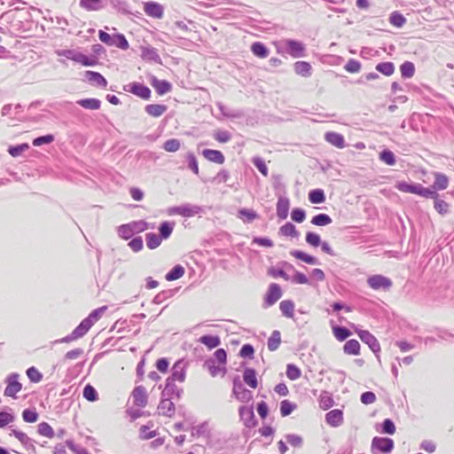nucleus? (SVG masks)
<instances>
[{
    "mask_svg": "<svg viewBox=\"0 0 454 454\" xmlns=\"http://www.w3.org/2000/svg\"><path fill=\"white\" fill-rule=\"evenodd\" d=\"M105 308L95 310L90 314L88 317L83 319L81 324L72 332L70 340H76L82 337L98 319L99 314L104 311Z\"/></svg>",
    "mask_w": 454,
    "mask_h": 454,
    "instance_id": "obj_1",
    "label": "nucleus"
},
{
    "mask_svg": "<svg viewBox=\"0 0 454 454\" xmlns=\"http://www.w3.org/2000/svg\"><path fill=\"white\" fill-rule=\"evenodd\" d=\"M355 331L361 340L367 344L371 350L378 356V354L380 351V345L377 339L369 331L357 328H356Z\"/></svg>",
    "mask_w": 454,
    "mask_h": 454,
    "instance_id": "obj_2",
    "label": "nucleus"
},
{
    "mask_svg": "<svg viewBox=\"0 0 454 454\" xmlns=\"http://www.w3.org/2000/svg\"><path fill=\"white\" fill-rule=\"evenodd\" d=\"M367 284L373 290H388L392 286L390 278L382 275H373L368 278Z\"/></svg>",
    "mask_w": 454,
    "mask_h": 454,
    "instance_id": "obj_3",
    "label": "nucleus"
},
{
    "mask_svg": "<svg viewBox=\"0 0 454 454\" xmlns=\"http://www.w3.org/2000/svg\"><path fill=\"white\" fill-rule=\"evenodd\" d=\"M186 376V363L184 360L176 362L171 369V375L167 379L171 381L184 382Z\"/></svg>",
    "mask_w": 454,
    "mask_h": 454,
    "instance_id": "obj_4",
    "label": "nucleus"
},
{
    "mask_svg": "<svg viewBox=\"0 0 454 454\" xmlns=\"http://www.w3.org/2000/svg\"><path fill=\"white\" fill-rule=\"evenodd\" d=\"M394 448V442L390 438H385V437H374L372 442V450L374 451L375 450L388 453L390 452Z\"/></svg>",
    "mask_w": 454,
    "mask_h": 454,
    "instance_id": "obj_5",
    "label": "nucleus"
},
{
    "mask_svg": "<svg viewBox=\"0 0 454 454\" xmlns=\"http://www.w3.org/2000/svg\"><path fill=\"white\" fill-rule=\"evenodd\" d=\"M232 392L236 398L243 403H247L252 398L251 391L246 389L238 379L233 381Z\"/></svg>",
    "mask_w": 454,
    "mask_h": 454,
    "instance_id": "obj_6",
    "label": "nucleus"
},
{
    "mask_svg": "<svg viewBox=\"0 0 454 454\" xmlns=\"http://www.w3.org/2000/svg\"><path fill=\"white\" fill-rule=\"evenodd\" d=\"M17 374H12L7 379V386L4 389V395L10 397H15L16 394L19 393L22 386L18 380Z\"/></svg>",
    "mask_w": 454,
    "mask_h": 454,
    "instance_id": "obj_7",
    "label": "nucleus"
},
{
    "mask_svg": "<svg viewBox=\"0 0 454 454\" xmlns=\"http://www.w3.org/2000/svg\"><path fill=\"white\" fill-rule=\"evenodd\" d=\"M83 76L85 81L92 86L105 89L107 85L106 80L99 73L85 71Z\"/></svg>",
    "mask_w": 454,
    "mask_h": 454,
    "instance_id": "obj_8",
    "label": "nucleus"
},
{
    "mask_svg": "<svg viewBox=\"0 0 454 454\" xmlns=\"http://www.w3.org/2000/svg\"><path fill=\"white\" fill-rule=\"evenodd\" d=\"M128 87H129L128 91L139 97L142 99L147 100L151 98V94H152L151 90L142 83L132 82V83L129 84Z\"/></svg>",
    "mask_w": 454,
    "mask_h": 454,
    "instance_id": "obj_9",
    "label": "nucleus"
},
{
    "mask_svg": "<svg viewBox=\"0 0 454 454\" xmlns=\"http://www.w3.org/2000/svg\"><path fill=\"white\" fill-rule=\"evenodd\" d=\"M240 419L247 427H254L256 425L254 413L252 407L241 406L239 410Z\"/></svg>",
    "mask_w": 454,
    "mask_h": 454,
    "instance_id": "obj_10",
    "label": "nucleus"
},
{
    "mask_svg": "<svg viewBox=\"0 0 454 454\" xmlns=\"http://www.w3.org/2000/svg\"><path fill=\"white\" fill-rule=\"evenodd\" d=\"M150 83L160 96L165 95L172 90V85L169 82L159 80L156 76L150 78Z\"/></svg>",
    "mask_w": 454,
    "mask_h": 454,
    "instance_id": "obj_11",
    "label": "nucleus"
},
{
    "mask_svg": "<svg viewBox=\"0 0 454 454\" xmlns=\"http://www.w3.org/2000/svg\"><path fill=\"white\" fill-rule=\"evenodd\" d=\"M133 403L136 406L144 408L147 404V393L143 386L136 387L132 392Z\"/></svg>",
    "mask_w": 454,
    "mask_h": 454,
    "instance_id": "obj_12",
    "label": "nucleus"
},
{
    "mask_svg": "<svg viewBox=\"0 0 454 454\" xmlns=\"http://www.w3.org/2000/svg\"><path fill=\"white\" fill-rule=\"evenodd\" d=\"M144 12L149 17L161 19L163 17V7L155 2H147L144 4Z\"/></svg>",
    "mask_w": 454,
    "mask_h": 454,
    "instance_id": "obj_13",
    "label": "nucleus"
},
{
    "mask_svg": "<svg viewBox=\"0 0 454 454\" xmlns=\"http://www.w3.org/2000/svg\"><path fill=\"white\" fill-rule=\"evenodd\" d=\"M282 295L281 288L278 284H271L269 287L265 301L269 306L277 302Z\"/></svg>",
    "mask_w": 454,
    "mask_h": 454,
    "instance_id": "obj_14",
    "label": "nucleus"
},
{
    "mask_svg": "<svg viewBox=\"0 0 454 454\" xmlns=\"http://www.w3.org/2000/svg\"><path fill=\"white\" fill-rule=\"evenodd\" d=\"M290 202L286 197H279L277 202V215L279 219L284 220L288 215Z\"/></svg>",
    "mask_w": 454,
    "mask_h": 454,
    "instance_id": "obj_15",
    "label": "nucleus"
},
{
    "mask_svg": "<svg viewBox=\"0 0 454 454\" xmlns=\"http://www.w3.org/2000/svg\"><path fill=\"white\" fill-rule=\"evenodd\" d=\"M286 44L287 46L289 54L294 58L303 56L305 48L301 43L294 40H287Z\"/></svg>",
    "mask_w": 454,
    "mask_h": 454,
    "instance_id": "obj_16",
    "label": "nucleus"
},
{
    "mask_svg": "<svg viewBox=\"0 0 454 454\" xmlns=\"http://www.w3.org/2000/svg\"><path fill=\"white\" fill-rule=\"evenodd\" d=\"M168 110V106L166 105L161 104H150L145 106V113L152 117L158 118L164 114Z\"/></svg>",
    "mask_w": 454,
    "mask_h": 454,
    "instance_id": "obj_17",
    "label": "nucleus"
},
{
    "mask_svg": "<svg viewBox=\"0 0 454 454\" xmlns=\"http://www.w3.org/2000/svg\"><path fill=\"white\" fill-rule=\"evenodd\" d=\"M325 420L332 427L340 426L343 421L342 411L338 409L330 411L325 415Z\"/></svg>",
    "mask_w": 454,
    "mask_h": 454,
    "instance_id": "obj_18",
    "label": "nucleus"
},
{
    "mask_svg": "<svg viewBox=\"0 0 454 454\" xmlns=\"http://www.w3.org/2000/svg\"><path fill=\"white\" fill-rule=\"evenodd\" d=\"M158 409L160 413L166 417H171L175 413V405L170 398L168 397L160 401Z\"/></svg>",
    "mask_w": 454,
    "mask_h": 454,
    "instance_id": "obj_19",
    "label": "nucleus"
},
{
    "mask_svg": "<svg viewBox=\"0 0 454 454\" xmlns=\"http://www.w3.org/2000/svg\"><path fill=\"white\" fill-rule=\"evenodd\" d=\"M434 182L433 184V188L437 191H442L447 189L449 185V178L446 175L440 173V172H434Z\"/></svg>",
    "mask_w": 454,
    "mask_h": 454,
    "instance_id": "obj_20",
    "label": "nucleus"
},
{
    "mask_svg": "<svg viewBox=\"0 0 454 454\" xmlns=\"http://www.w3.org/2000/svg\"><path fill=\"white\" fill-rule=\"evenodd\" d=\"M202 155L209 161L223 164L224 162L223 154L217 150L205 149L202 151Z\"/></svg>",
    "mask_w": 454,
    "mask_h": 454,
    "instance_id": "obj_21",
    "label": "nucleus"
},
{
    "mask_svg": "<svg viewBox=\"0 0 454 454\" xmlns=\"http://www.w3.org/2000/svg\"><path fill=\"white\" fill-rule=\"evenodd\" d=\"M175 382L176 381L167 380L166 386L162 391V395L164 397L172 398L174 395L180 397L182 390L176 386Z\"/></svg>",
    "mask_w": 454,
    "mask_h": 454,
    "instance_id": "obj_22",
    "label": "nucleus"
},
{
    "mask_svg": "<svg viewBox=\"0 0 454 454\" xmlns=\"http://www.w3.org/2000/svg\"><path fill=\"white\" fill-rule=\"evenodd\" d=\"M202 208L197 205L184 204L181 205V215L184 217H192L201 213Z\"/></svg>",
    "mask_w": 454,
    "mask_h": 454,
    "instance_id": "obj_23",
    "label": "nucleus"
},
{
    "mask_svg": "<svg viewBox=\"0 0 454 454\" xmlns=\"http://www.w3.org/2000/svg\"><path fill=\"white\" fill-rule=\"evenodd\" d=\"M294 71L299 75L308 77L311 74V66L306 61H297L294 64Z\"/></svg>",
    "mask_w": 454,
    "mask_h": 454,
    "instance_id": "obj_24",
    "label": "nucleus"
},
{
    "mask_svg": "<svg viewBox=\"0 0 454 454\" xmlns=\"http://www.w3.org/2000/svg\"><path fill=\"white\" fill-rule=\"evenodd\" d=\"M74 62L84 67H93L98 64V59L95 56H87L82 52H78Z\"/></svg>",
    "mask_w": 454,
    "mask_h": 454,
    "instance_id": "obj_25",
    "label": "nucleus"
},
{
    "mask_svg": "<svg viewBox=\"0 0 454 454\" xmlns=\"http://www.w3.org/2000/svg\"><path fill=\"white\" fill-rule=\"evenodd\" d=\"M291 255H293L294 257H295L296 259H299L308 264H312V265H315V264H317L318 263V261L316 257L312 256V255H309L302 251H300V250H293L291 251Z\"/></svg>",
    "mask_w": 454,
    "mask_h": 454,
    "instance_id": "obj_26",
    "label": "nucleus"
},
{
    "mask_svg": "<svg viewBox=\"0 0 454 454\" xmlns=\"http://www.w3.org/2000/svg\"><path fill=\"white\" fill-rule=\"evenodd\" d=\"M243 379L246 384H247L252 388L257 387V379L255 371L252 368H247L244 371Z\"/></svg>",
    "mask_w": 454,
    "mask_h": 454,
    "instance_id": "obj_27",
    "label": "nucleus"
},
{
    "mask_svg": "<svg viewBox=\"0 0 454 454\" xmlns=\"http://www.w3.org/2000/svg\"><path fill=\"white\" fill-rule=\"evenodd\" d=\"M251 51L258 58L265 59L269 55V50L261 42H255L251 45Z\"/></svg>",
    "mask_w": 454,
    "mask_h": 454,
    "instance_id": "obj_28",
    "label": "nucleus"
},
{
    "mask_svg": "<svg viewBox=\"0 0 454 454\" xmlns=\"http://www.w3.org/2000/svg\"><path fill=\"white\" fill-rule=\"evenodd\" d=\"M281 343V335L280 332L278 330H275L272 332L271 335L268 339V348L270 351H275L278 348L279 345Z\"/></svg>",
    "mask_w": 454,
    "mask_h": 454,
    "instance_id": "obj_29",
    "label": "nucleus"
},
{
    "mask_svg": "<svg viewBox=\"0 0 454 454\" xmlns=\"http://www.w3.org/2000/svg\"><path fill=\"white\" fill-rule=\"evenodd\" d=\"M344 353L357 356L360 352V344L356 340H348L343 347Z\"/></svg>",
    "mask_w": 454,
    "mask_h": 454,
    "instance_id": "obj_30",
    "label": "nucleus"
},
{
    "mask_svg": "<svg viewBox=\"0 0 454 454\" xmlns=\"http://www.w3.org/2000/svg\"><path fill=\"white\" fill-rule=\"evenodd\" d=\"M146 246L150 249H155L160 246L162 239L160 235L153 232H149L145 235Z\"/></svg>",
    "mask_w": 454,
    "mask_h": 454,
    "instance_id": "obj_31",
    "label": "nucleus"
},
{
    "mask_svg": "<svg viewBox=\"0 0 454 454\" xmlns=\"http://www.w3.org/2000/svg\"><path fill=\"white\" fill-rule=\"evenodd\" d=\"M37 432L40 435L52 439L55 436V433L51 426L47 422H41L37 426Z\"/></svg>",
    "mask_w": 454,
    "mask_h": 454,
    "instance_id": "obj_32",
    "label": "nucleus"
},
{
    "mask_svg": "<svg viewBox=\"0 0 454 454\" xmlns=\"http://www.w3.org/2000/svg\"><path fill=\"white\" fill-rule=\"evenodd\" d=\"M279 233L286 237L297 238L299 232L292 223H286L279 229Z\"/></svg>",
    "mask_w": 454,
    "mask_h": 454,
    "instance_id": "obj_33",
    "label": "nucleus"
},
{
    "mask_svg": "<svg viewBox=\"0 0 454 454\" xmlns=\"http://www.w3.org/2000/svg\"><path fill=\"white\" fill-rule=\"evenodd\" d=\"M309 200L313 204H320L325 202V195L323 190L315 189L309 192Z\"/></svg>",
    "mask_w": 454,
    "mask_h": 454,
    "instance_id": "obj_34",
    "label": "nucleus"
},
{
    "mask_svg": "<svg viewBox=\"0 0 454 454\" xmlns=\"http://www.w3.org/2000/svg\"><path fill=\"white\" fill-rule=\"evenodd\" d=\"M184 268L182 265H176L166 275V279L168 281H174L184 275Z\"/></svg>",
    "mask_w": 454,
    "mask_h": 454,
    "instance_id": "obj_35",
    "label": "nucleus"
},
{
    "mask_svg": "<svg viewBox=\"0 0 454 454\" xmlns=\"http://www.w3.org/2000/svg\"><path fill=\"white\" fill-rule=\"evenodd\" d=\"M175 223L170 222H163L160 225V237L162 239H167L170 237L173 230H174Z\"/></svg>",
    "mask_w": 454,
    "mask_h": 454,
    "instance_id": "obj_36",
    "label": "nucleus"
},
{
    "mask_svg": "<svg viewBox=\"0 0 454 454\" xmlns=\"http://www.w3.org/2000/svg\"><path fill=\"white\" fill-rule=\"evenodd\" d=\"M199 341L209 348H215L220 345V339L218 336L203 335L200 338Z\"/></svg>",
    "mask_w": 454,
    "mask_h": 454,
    "instance_id": "obj_37",
    "label": "nucleus"
},
{
    "mask_svg": "<svg viewBox=\"0 0 454 454\" xmlns=\"http://www.w3.org/2000/svg\"><path fill=\"white\" fill-rule=\"evenodd\" d=\"M77 104L83 108L97 110L100 107V101L97 98H84L77 101Z\"/></svg>",
    "mask_w": 454,
    "mask_h": 454,
    "instance_id": "obj_38",
    "label": "nucleus"
},
{
    "mask_svg": "<svg viewBox=\"0 0 454 454\" xmlns=\"http://www.w3.org/2000/svg\"><path fill=\"white\" fill-rule=\"evenodd\" d=\"M279 309L284 316L287 317H294V304L292 301H282L279 304Z\"/></svg>",
    "mask_w": 454,
    "mask_h": 454,
    "instance_id": "obj_39",
    "label": "nucleus"
},
{
    "mask_svg": "<svg viewBox=\"0 0 454 454\" xmlns=\"http://www.w3.org/2000/svg\"><path fill=\"white\" fill-rule=\"evenodd\" d=\"M206 365L213 377H215L218 374H222L223 376L226 372L225 368L223 366L216 365L214 360L207 361Z\"/></svg>",
    "mask_w": 454,
    "mask_h": 454,
    "instance_id": "obj_40",
    "label": "nucleus"
},
{
    "mask_svg": "<svg viewBox=\"0 0 454 454\" xmlns=\"http://www.w3.org/2000/svg\"><path fill=\"white\" fill-rule=\"evenodd\" d=\"M376 70L384 75L390 76L395 72V66L392 62H381L376 66Z\"/></svg>",
    "mask_w": 454,
    "mask_h": 454,
    "instance_id": "obj_41",
    "label": "nucleus"
},
{
    "mask_svg": "<svg viewBox=\"0 0 454 454\" xmlns=\"http://www.w3.org/2000/svg\"><path fill=\"white\" fill-rule=\"evenodd\" d=\"M127 224L134 234L140 233L148 229V223L144 220L133 221Z\"/></svg>",
    "mask_w": 454,
    "mask_h": 454,
    "instance_id": "obj_42",
    "label": "nucleus"
},
{
    "mask_svg": "<svg viewBox=\"0 0 454 454\" xmlns=\"http://www.w3.org/2000/svg\"><path fill=\"white\" fill-rule=\"evenodd\" d=\"M400 71H401L403 77L411 78L415 74V67H414L413 63H411L410 61H405L400 67Z\"/></svg>",
    "mask_w": 454,
    "mask_h": 454,
    "instance_id": "obj_43",
    "label": "nucleus"
},
{
    "mask_svg": "<svg viewBox=\"0 0 454 454\" xmlns=\"http://www.w3.org/2000/svg\"><path fill=\"white\" fill-rule=\"evenodd\" d=\"M296 404L291 403L289 400H284L280 403V414L282 417L290 415L295 409Z\"/></svg>",
    "mask_w": 454,
    "mask_h": 454,
    "instance_id": "obj_44",
    "label": "nucleus"
},
{
    "mask_svg": "<svg viewBox=\"0 0 454 454\" xmlns=\"http://www.w3.org/2000/svg\"><path fill=\"white\" fill-rule=\"evenodd\" d=\"M332 223V218L326 214H319L315 215L311 223L317 226H325Z\"/></svg>",
    "mask_w": 454,
    "mask_h": 454,
    "instance_id": "obj_45",
    "label": "nucleus"
},
{
    "mask_svg": "<svg viewBox=\"0 0 454 454\" xmlns=\"http://www.w3.org/2000/svg\"><path fill=\"white\" fill-rule=\"evenodd\" d=\"M389 22L391 25H393L396 27H401L404 25V23L406 22V20L401 13H399L397 12H394L391 13V15L389 17Z\"/></svg>",
    "mask_w": 454,
    "mask_h": 454,
    "instance_id": "obj_46",
    "label": "nucleus"
},
{
    "mask_svg": "<svg viewBox=\"0 0 454 454\" xmlns=\"http://www.w3.org/2000/svg\"><path fill=\"white\" fill-rule=\"evenodd\" d=\"M186 161H187V167L195 174V175H199L200 173V170H199V165H198V160L195 157V155L192 153H189L187 155H186Z\"/></svg>",
    "mask_w": 454,
    "mask_h": 454,
    "instance_id": "obj_47",
    "label": "nucleus"
},
{
    "mask_svg": "<svg viewBox=\"0 0 454 454\" xmlns=\"http://www.w3.org/2000/svg\"><path fill=\"white\" fill-rule=\"evenodd\" d=\"M333 333L337 340L342 341L346 340L350 334V331L342 326H334Z\"/></svg>",
    "mask_w": 454,
    "mask_h": 454,
    "instance_id": "obj_48",
    "label": "nucleus"
},
{
    "mask_svg": "<svg viewBox=\"0 0 454 454\" xmlns=\"http://www.w3.org/2000/svg\"><path fill=\"white\" fill-rule=\"evenodd\" d=\"M192 435L194 437L208 435V427L207 423L200 424L192 428Z\"/></svg>",
    "mask_w": 454,
    "mask_h": 454,
    "instance_id": "obj_49",
    "label": "nucleus"
},
{
    "mask_svg": "<svg viewBox=\"0 0 454 454\" xmlns=\"http://www.w3.org/2000/svg\"><path fill=\"white\" fill-rule=\"evenodd\" d=\"M301 375V370L294 364H288L286 367V376L291 380L299 379Z\"/></svg>",
    "mask_w": 454,
    "mask_h": 454,
    "instance_id": "obj_50",
    "label": "nucleus"
},
{
    "mask_svg": "<svg viewBox=\"0 0 454 454\" xmlns=\"http://www.w3.org/2000/svg\"><path fill=\"white\" fill-rule=\"evenodd\" d=\"M434 207L435 210L441 215H445L449 212V204L443 200L439 199L438 197L434 199Z\"/></svg>",
    "mask_w": 454,
    "mask_h": 454,
    "instance_id": "obj_51",
    "label": "nucleus"
},
{
    "mask_svg": "<svg viewBox=\"0 0 454 454\" xmlns=\"http://www.w3.org/2000/svg\"><path fill=\"white\" fill-rule=\"evenodd\" d=\"M421 197L427 198V199H436V197H439V194L435 192V190L432 187L426 188L421 184V187L419 189V194Z\"/></svg>",
    "mask_w": 454,
    "mask_h": 454,
    "instance_id": "obj_52",
    "label": "nucleus"
},
{
    "mask_svg": "<svg viewBox=\"0 0 454 454\" xmlns=\"http://www.w3.org/2000/svg\"><path fill=\"white\" fill-rule=\"evenodd\" d=\"M83 396L90 402H94L98 399L96 389L91 385H86L83 388Z\"/></svg>",
    "mask_w": 454,
    "mask_h": 454,
    "instance_id": "obj_53",
    "label": "nucleus"
},
{
    "mask_svg": "<svg viewBox=\"0 0 454 454\" xmlns=\"http://www.w3.org/2000/svg\"><path fill=\"white\" fill-rule=\"evenodd\" d=\"M101 0H80V6L87 11L98 10Z\"/></svg>",
    "mask_w": 454,
    "mask_h": 454,
    "instance_id": "obj_54",
    "label": "nucleus"
},
{
    "mask_svg": "<svg viewBox=\"0 0 454 454\" xmlns=\"http://www.w3.org/2000/svg\"><path fill=\"white\" fill-rule=\"evenodd\" d=\"M28 379L33 382H40L43 379V374L34 366L30 367L27 371Z\"/></svg>",
    "mask_w": 454,
    "mask_h": 454,
    "instance_id": "obj_55",
    "label": "nucleus"
},
{
    "mask_svg": "<svg viewBox=\"0 0 454 454\" xmlns=\"http://www.w3.org/2000/svg\"><path fill=\"white\" fill-rule=\"evenodd\" d=\"M129 247L135 253L141 251L144 247V242L141 237H136L128 243Z\"/></svg>",
    "mask_w": 454,
    "mask_h": 454,
    "instance_id": "obj_56",
    "label": "nucleus"
},
{
    "mask_svg": "<svg viewBox=\"0 0 454 454\" xmlns=\"http://www.w3.org/2000/svg\"><path fill=\"white\" fill-rule=\"evenodd\" d=\"M380 159L389 166H393L395 163V157L391 151L384 150L380 154Z\"/></svg>",
    "mask_w": 454,
    "mask_h": 454,
    "instance_id": "obj_57",
    "label": "nucleus"
},
{
    "mask_svg": "<svg viewBox=\"0 0 454 454\" xmlns=\"http://www.w3.org/2000/svg\"><path fill=\"white\" fill-rule=\"evenodd\" d=\"M239 214L240 218H242L243 220H245L248 223H251L254 219L257 218V214L252 209L243 208V209L239 210Z\"/></svg>",
    "mask_w": 454,
    "mask_h": 454,
    "instance_id": "obj_58",
    "label": "nucleus"
},
{
    "mask_svg": "<svg viewBox=\"0 0 454 454\" xmlns=\"http://www.w3.org/2000/svg\"><path fill=\"white\" fill-rule=\"evenodd\" d=\"M305 239L308 244L314 247H317L321 244L320 236L315 232H307Z\"/></svg>",
    "mask_w": 454,
    "mask_h": 454,
    "instance_id": "obj_59",
    "label": "nucleus"
},
{
    "mask_svg": "<svg viewBox=\"0 0 454 454\" xmlns=\"http://www.w3.org/2000/svg\"><path fill=\"white\" fill-rule=\"evenodd\" d=\"M22 419L27 423H34L38 419V414L34 410L26 409L22 411Z\"/></svg>",
    "mask_w": 454,
    "mask_h": 454,
    "instance_id": "obj_60",
    "label": "nucleus"
},
{
    "mask_svg": "<svg viewBox=\"0 0 454 454\" xmlns=\"http://www.w3.org/2000/svg\"><path fill=\"white\" fill-rule=\"evenodd\" d=\"M345 70L348 73H358L361 69V64L356 59H349L344 67Z\"/></svg>",
    "mask_w": 454,
    "mask_h": 454,
    "instance_id": "obj_61",
    "label": "nucleus"
},
{
    "mask_svg": "<svg viewBox=\"0 0 454 454\" xmlns=\"http://www.w3.org/2000/svg\"><path fill=\"white\" fill-rule=\"evenodd\" d=\"M395 432V426L390 419H386L382 423L381 433L387 434H394Z\"/></svg>",
    "mask_w": 454,
    "mask_h": 454,
    "instance_id": "obj_62",
    "label": "nucleus"
},
{
    "mask_svg": "<svg viewBox=\"0 0 454 454\" xmlns=\"http://www.w3.org/2000/svg\"><path fill=\"white\" fill-rule=\"evenodd\" d=\"M27 149H28L27 144H20V145H16V146H10L9 149H8V152L10 153V154L12 156L18 157L22 153L27 151Z\"/></svg>",
    "mask_w": 454,
    "mask_h": 454,
    "instance_id": "obj_63",
    "label": "nucleus"
},
{
    "mask_svg": "<svg viewBox=\"0 0 454 454\" xmlns=\"http://www.w3.org/2000/svg\"><path fill=\"white\" fill-rule=\"evenodd\" d=\"M319 404L323 410H328L333 405V400L327 394H324L320 396Z\"/></svg>",
    "mask_w": 454,
    "mask_h": 454,
    "instance_id": "obj_64",
    "label": "nucleus"
}]
</instances>
